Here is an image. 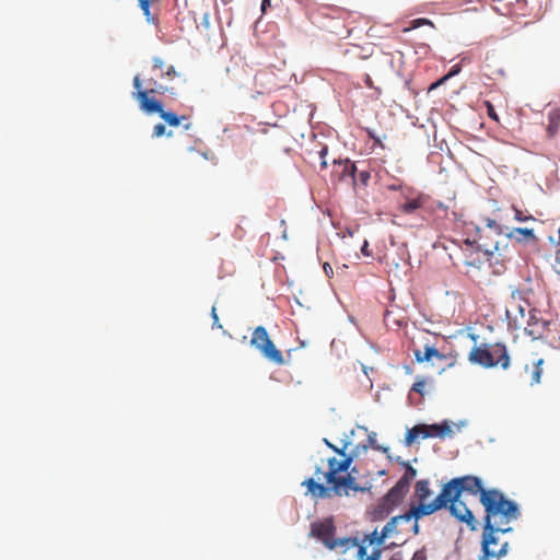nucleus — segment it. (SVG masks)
I'll return each instance as SVG.
<instances>
[{"label": "nucleus", "mask_w": 560, "mask_h": 560, "mask_svg": "<svg viewBox=\"0 0 560 560\" xmlns=\"http://www.w3.org/2000/svg\"><path fill=\"white\" fill-rule=\"evenodd\" d=\"M450 79V75H444L442 77L440 80H438L436 82H434L431 86H430V90H433L435 88H438L439 85L443 84L445 81H447Z\"/></svg>", "instance_id": "nucleus-37"}, {"label": "nucleus", "mask_w": 560, "mask_h": 560, "mask_svg": "<svg viewBox=\"0 0 560 560\" xmlns=\"http://www.w3.org/2000/svg\"><path fill=\"white\" fill-rule=\"evenodd\" d=\"M514 238L517 242L536 241V235L533 229L514 228L510 233L504 235L503 241L508 244V240Z\"/></svg>", "instance_id": "nucleus-18"}, {"label": "nucleus", "mask_w": 560, "mask_h": 560, "mask_svg": "<svg viewBox=\"0 0 560 560\" xmlns=\"http://www.w3.org/2000/svg\"><path fill=\"white\" fill-rule=\"evenodd\" d=\"M408 491V489L396 482L375 506L373 512L374 520H383L388 516L395 508L400 505Z\"/></svg>", "instance_id": "nucleus-11"}, {"label": "nucleus", "mask_w": 560, "mask_h": 560, "mask_svg": "<svg viewBox=\"0 0 560 560\" xmlns=\"http://www.w3.org/2000/svg\"><path fill=\"white\" fill-rule=\"evenodd\" d=\"M411 560H427V556H425L424 550H423V549H421V550H417V551L413 553V556H412Z\"/></svg>", "instance_id": "nucleus-35"}, {"label": "nucleus", "mask_w": 560, "mask_h": 560, "mask_svg": "<svg viewBox=\"0 0 560 560\" xmlns=\"http://www.w3.org/2000/svg\"><path fill=\"white\" fill-rule=\"evenodd\" d=\"M270 7V0H262L261 2V12L265 13L267 8Z\"/></svg>", "instance_id": "nucleus-40"}, {"label": "nucleus", "mask_w": 560, "mask_h": 560, "mask_svg": "<svg viewBox=\"0 0 560 560\" xmlns=\"http://www.w3.org/2000/svg\"><path fill=\"white\" fill-rule=\"evenodd\" d=\"M464 492L479 495V501L485 509L483 525L488 534L493 532V526L508 527L506 525L521 515L518 505L514 501L508 499L499 489L485 488L479 477L474 475L456 477L444 483L441 489L442 499L445 501L444 509H448L452 516L466 523L471 530L477 528L478 522L460 500Z\"/></svg>", "instance_id": "nucleus-1"}, {"label": "nucleus", "mask_w": 560, "mask_h": 560, "mask_svg": "<svg viewBox=\"0 0 560 560\" xmlns=\"http://www.w3.org/2000/svg\"><path fill=\"white\" fill-rule=\"evenodd\" d=\"M542 363H544L542 359H539L534 363V368L532 370V384H538L540 382L541 374H542V368H541Z\"/></svg>", "instance_id": "nucleus-24"}, {"label": "nucleus", "mask_w": 560, "mask_h": 560, "mask_svg": "<svg viewBox=\"0 0 560 560\" xmlns=\"http://www.w3.org/2000/svg\"><path fill=\"white\" fill-rule=\"evenodd\" d=\"M415 359L417 362H430L433 358H438L439 361H445V365L440 368V372H443L446 368H452L455 364V359L451 355L443 354L438 351L433 346L425 345L423 351L420 349L413 350Z\"/></svg>", "instance_id": "nucleus-12"}, {"label": "nucleus", "mask_w": 560, "mask_h": 560, "mask_svg": "<svg viewBox=\"0 0 560 560\" xmlns=\"http://www.w3.org/2000/svg\"><path fill=\"white\" fill-rule=\"evenodd\" d=\"M151 68L148 75H144L142 81V91L148 92V96L151 94H163L167 91V88L162 85L161 81H172L178 73L173 65L167 63L160 56H154L151 60Z\"/></svg>", "instance_id": "nucleus-4"}, {"label": "nucleus", "mask_w": 560, "mask_h": 560, "mask_svg": "<svg viewBox=\"0 0 560 560\" xmlns=\"http://www.w3.org/2000/svg\"><path fill=\"white\" fill-rule=\"evenodd\" d=\"M465 244H466V246H468V247H470V246L472 245V243H471L469 240H466V241H465Z\"/></svg>", "instance_id": "nucleus-44"}, {"label": "nucleus", "mask_w": 560, "mask_h": 560, "mask_svg": "<svg viewBox=\"0 0 560 560\" xmlns=\"http://www.w3.org/2000/svg\"><path fill=\"white\" fill-rule=\"evenodd\" d=\"M545 326V320L537 318L536 314H530L525 331L533 338H538L541 336Z\"/></svg>", "instance_id": "nucleus-20"}, {"label": "nucleus", "mask_w": 560, "mask_h": 560, "mask_svg": "<svg viewBox=\"0 0 560 560\" xmlns=\"http://www.w3.org/2000/svg\"><path fill=\"white\" fill-rule=\"evenodd\" d=\"M136 90L133 97L139 102V106L145 114H159V116L172 127H177L182 120H186V116H177L172 112H166L163 104L154 97L148 96L147 91H142V81L140 74H136L132 80Z\"/></svg>", "instance_id": "nucleus-5"}, {"label": "nucleus", "mask_w": 560, "mask_h": 560, "mask_svg": "<svg viewBox=\"0 0 560 560\" xmlns=\"http://www.w3.org/2000/svg\"><path fill=\"white\" fill-rule=\"evenodd\" d=\"M511 527H499L493 526V532L488 534L486 525H483L482 537H481V555L479 560H498L508 553L509 542H500L499 534L510 533Z\"/></svg>", "instance_id": "nucleus-8"}, {"label": "nucleus", "mask_w": 560, "mask_h": 560, "mask_svg": "<svg viewBox=\"0 0 560 560\" xmlns=\"http://www.w3.org/2000/svg\"><path fill=\"white\" fill-rule=\"evenodd\" d=\"M485 106H486V108H487L488 116H489L491 119H493V120H495V121H499V117H498V115H497V113H495V110H494V106H493V104H492L490 101H486V102H485Z\"/></svg>", "instance_id": "nucleus-28"}, {"label": "nucleus", "mask_w": 560, "mask_h": 560, "mask_svg": "<svg viewBox=\"0 0 560 560\" xmlns=\"http://www.w3.org/2000/svg\"><path fill=\"white\" fill-rule=\"evenodd\" d=\"M250 346L259 350L260 353L269 361L278 365H283L285 363L281 351L277 349L264 326H258L254 329Z\"/></svg>", "instance_id": "nucleus-10"}, {"label": "nucleus", "mask_w": 560, "mask_h": 560, "mask_svg": "<svg viewBox=\"0 0 560 560\" xmlns=\"http://www.w3.org/2000/svg\"><path fill=\"white\" fill-rule=\"evenodd\" d=\"M166 133L165 126L163 124H158L153 128V137L160 138Z\"/></svg>", "instance_id": "nucleus-30"}, {"label": "nucleus", "mask_w": 560, "mask_h": 560, "mask_svg": "<svg viewBox=\"0 0 560 560\" xmlns=\"http://www.w3.org/2000/svg\"><path fill=\"white\" fill-rule=\"evenodd\" d=\"M468 360L469 362L483 368L500 365L503 369H508L510 365L506 347L502 343H483L481 346L474 347L468 354Z\"/></svg>", "instance_id": "nucleus-6"}, {"label": "nucleus", "mask_w": 560, "mask_h": 560, "mask_svg": "<svg viewBox=\"0 0 560 560\" xmlns=\"http://www.w3.org/2000/svg\"><path fill=\"white\" fill-rule=\"evenodd\" d=\"M189 128H190V124L188 122L185 125V129H189Z\"/></svg>", "instance_id": "nucleus-48"}, {"label": "nucleus", "mask_w": 560, "mask_h": 560, "mask_svg": "<svg viewBox=\"0 0 560 560\" xmlns=\"http://www.w3.org/2000/svg\"><path fill=\"white\" fill-rule=\"evenodd\" d=\"M436 207H438V208H440V209H443V208H444V206H443V203H442V202H436Z\"/></svg>", "instance_id": "nucleus-45"}, {"label": "nucleus", "mask_w": 560, "mask_h": 560, "mask_svg": "<svg viewBox=\"0 0 560 560\" xmlns=\"http://www.w3.org/2000/svg\"><path fill=\"white\" fill-rule=\"evenodd\" d=\"M324 442L342 458H328L325 471L320 467H316L314 477L307 478L301 483L306 488V494L314 500H326L363 493L366 488L362 487L353 476L355 468L350 469L353 457L345 453L347 444L343 448H338L327 439H324Z\"/></svg>", "instance_id": "nucleus-2"}, {"label": "nucleus", "mask_w": 560, "mask_h": 560, "mask_svg": "<svg viewBox=\"0 0 560 560\" xmlns=\"http://www.w3.org/2000/svg\"><path fill=\"white\" fill-rule=\"evenodd\" d=\"M158 1L159 0H139V7L141 8L147 21L151 24L158 23L156 18L152 15L150 10L151 5Z\"/></svg>", "instance_id": "nucleus-23"}, {"label": "nucleus", "mask_w": 560, "mask_h": 560, "mask_svg": "<svg viewBox=\"0 0 560 560\" xmlns=\"http://www.w3.org/2000/svg\"><path fill=\"white\" fill-rule=\"evenodd\" d=\"M323 268H324V271H325L326 276H327L328 278H331V277H332V275H334L332 267H331L328 262H325V264H324V266H323Z\"/></svg>", "instance_id": "nucleus-38"}, {"label": "nucleus", "mask_w": 560, "mask_h": 560, "mask_svg": "<svg viewBox=\"0 0 560 560\" xmlns=\"http://www.w3.org/2000/svg\"><path fill=\"white\" fill-rule=\"evenodd\" d=\"M478 233H479V236H481V235L485 236L486 242H491L490 236L493 234L501 238V241H500L501 243H505V241H503V238H504L503 228L495 220L487 219L486 228L483 230H479ZM478 240H480V237H478ZM476 242L479 244V241H476Z\"/></svg>", "instance_id": "nucleus-16"}, {"label": "nucleus", "mask_w": 560, "mask_h": 560, "mask_svg": "<svg viewBox=\"0 0 560 560\" xmlns=\"http://www.w3.org/2000/svg\"><path fill=\"white\" fill-rule=\"evenodd\" d=\"M340 166H343V170H342V176L345 175H349L350 177H354V172H355V165L353 163H350L349 161H347L346 163H341L339 162L338 163Z\"/></svg>", "instance_id": "nucleus-26"}, {"label": "nucleus", "mask_w": 560, "mask_h": 560, "mask_svg": "<svg viewBox=\"0 0 560 560\" xmlns=\"http://www.w3.org/2000/svg\"><path fill=\"white\" fill-rule=\"evenodd\" d=\"M547 135L549 138L556 137L560 131V109L555 108L548 113Z\"/></svg>", "instance_id": "nucleus-19"}, {"label": "nucleus", "mask_w": 560, "mask_h": 560, "mask_svg": "<svg viewBox=\"0 0 560 560\" xmlns=\"http://www.w3.org/2000/svg\"><path fill=\"white\" fill-rule=\"evenodd\" d=\"M368 248H369V243H368V241H364V243H363V245H362V247H361V252H362L364 255H366V256H369V255H370V253H369Z\"/></svg>", "instance_id": "nucleus-41"}, {"label": "nucleus", "mask_w": 560, "mask_h": 560, "mask_svg": "<svg viewBox=\"0 0 560 560\" xmlns=\"http://www.w3.org/2000/svg\"><path fill=\"white\" fill-rule=\"evenodd\" d=\"M465 264H466L467 266H472V267H476V266H477V264H476V261H475V260L469 261V260H467V259H466V260H465Z\"/></svg>", "instance_id": "nucleus-43"}, {"label": "nucleus", "mask_w": 560, "mask_h": 560, "mask_svg": "<svg viewBox=\"0 0 560 560\" xmlns=\"http://www.w3.org/2000/svg\"><path fill=\"white\" fill-rule=\"evenodd\" d=\"M389 526H384L381 532H377V529H374L370 534H365L362 544L364 546H371L373 548H381L384 544L386 538H389Z\"/></svg>", "instance_id": "nucleus-15"}, {"label": "nucleus", "mask_w": 560, "mask_h": 560, "mask_svg": "<svg viewBox=\"0 0 560 560\" xmlns=\"http://www.w3.org/2000/svg\"><path fill=\"white\" fill-rule=\"evenodd\" d=\"M514 212H515L514 219L516 221L524 222V221H527V220H534V218L532 215H524V213L521 210L516 209V208H514Z\"/></svg>", "instance_id": "nucleus-31"}, {"label": "nucleus", "mask_w": 560, "mask_h": 560, "mask_svg": "<svg viewBox=\"0 0 560 560\" xmlns=\"http://www.w3.org/2000/svg\"><path fill=\"white\" fill-rule=\"evenodd\" d=\"M364 83L368 88L370 89H373L374 88V82L373 80L371 79L370 74H365L364 75Z\"/></svg>", "instance_id": "nucleus-39"}, {"label": "nucleus", "mask_w": 560, "mask_h": 560, "mask_svg": "<svg viewBox=\"0 0 560 560\" xmlns=\"http://www.w3.org/2000/svg\"><path fill=\"white\" fill-rule=\"evenodd\" d=\"M359 178L364 185H366L370 179V173L366 171L360 172Z\"/></svg>", "instance_id": "nucleus-36"}, {"label": "nucleus", "mask_w": 560, "mask_h": 560, "mask_svg": "<svg viewBox=\"0 0 560 560\" xmlns=\"http://www.w3.org/2000/svg\"><path fill=\"white\" fill-rule=\"evenodd\" d=\"M389 560H401V559L395 555Z\"/></svg>", "instance_id": "nucleus-46"}, {"label": "nucleus", "mask_w": 560, "mask_h": 560, "mask_svg": "<svg viewBox=\"0 0 560 560\" xmlns=\"http://www.w3.org/2000/svg\"><path fill=\"white\" fill-rule=\"evenodd\" d=\"M402 465L405 472L397 482L409 490L411 481L417 476V470L408 462H404Z\"/></svg>", "instance_id": "nucleus-21"}, {"label": "nucleus", "mask_w": 560, "mask_h": 560, "mask_svg": "<svg viewBox=\"0 0 560 560\" xmlns=\"http://www.w3.org/2000/svg\"><path fill=\"white\" fill-rule=\"evenodd\" d=\"M431 362H432V364H434L435 362H440V361L438 360V358H433V361H431Z\"/></svg>", "instance_id": "nucleus-47"}, {"label": "nucleus", "mask_w": 560, "mask_h": 560, "mask_svg": "<svg viewBox=\"0 0 560 560\" xmlns=\"http://www.w3.org/2000/svg\"><path fill=\"white\" fill-rule=\"evenodd\" d=\"M424 24L433 26L432 22L427 19H417L411 22V27L416 28Z\"/></svg>", "instance_id": "nucleus-33"}, {"label": "nucleus", "mask_w": 560, "mask_h": 560, "mask_svg": "<svg viewBox=\"0 0 560 560\" xmlns=\"http://www.w3.org/2000/svg\"><path fill=\"white\" fill-rule=\"evenodd\" d=\"M211 317L213 319L212 327L213 328H222V325L219 323V317H218L217 310L214 306L211 310Z\"/></svg>", "instance_id": "nucleus-34"}, {"label": "nucleus", "mask_w": 560, "mask_h": 560, "mask_svg": "<svg viewBox=\"0 0 560 560\" xmlns=\"http://www.w3.org/2000/svg\"><path fill=\"white\" fill-rule=\"evenodd\" d=\"M425 385L427 382L424 378H418L412 385V390L423 396Z\"/></svg>", "instance_id": "nucleus-27"}, {"label": "nucleus", "mask_w": 560, "mask_h": 560, "mask_svg": "<svg viewBox=\"0 0 560 560\" xmlns=\"http://www.w3.org/2000/svg\"><path fill=\"white\" fill-rule=\"evenodd\" d=\"M335 533L336 526L332 518H325L323 521L314 522L311 525L310 535L320 540L329 550L341 548L346 551L358 546V540L355 538H336Z\"/></svg>", "instance_id": "nucleus-7"}, {"label": "nucleus", "mask_w": 560, "mask_h": 560, "mask_svg": "<svg viewBox=\"0 0 560 560\" xmlns=\"http://www.w3.org/2000/svg\"><path fill=\"white\" fill-rule=\"evenodd\" d=\"M419 438V430L417 425L409 429L405 436V443L406 445H411L417 439Z\"/></svg>", "instance_id": "nucleus-25"}, {"label": "nucleus", "mask_w": 560, "mask_h": 560, "mask_svg": "<svg viewBox=\"0 0 560 560\" xmlns=\"http://www.w3.org/2000/svg\"><path fill=\"white\" fill-rule=\"evenodd\" d=\"M452 422L448 420H444L441 423L429 424L430 428V438H452L454 435V430L452 428Z\"/></svg>", "instance_id": "nucleus-17"}, {"label": "nucleus", "mask_w": 560, "mask_h": 560, "mask_svg": "<svg viewBox=\"0 0 560 560\" xmlns=\"http://www.w3.org/2000/svg\"><path fill=\"white\" fill-rule=\"evenodd\" d=\"M458 71H459V68L455 66L452 68V70L450 71V73L447 75H450V78H451V77L457 74Z\"/></svg>", "instance_id": "nucleus-42"}, {"label": "nucleus", "mask_w": 560, "mask_h": 560, "mask_svg": "<svg viewBox=\"0 0 560 560\" xmlns=\"http://www.w3.org/2000/svg\"><path fill=\"white\" fill-rule=\"evenodd\" d=\"M327 152H328L327 147H323V148L320 149V151L318 152L319 158L322 159V161H320V168H322V170H324V168H326V167H327V162H326V160H325V156L327 155Z\"/></svg>", "instance_id": "nucleus-32"}, {"label": "nucleus", "mask_w": 560, "mask_h": 560, "mask_svg": "<svg viewBox=\"0 0 560 560\" xmlns=\"http://www.w3.org/2000/svg\"><path fill=\"white\" fill-rule=\"evenodd\" d=\"M430 198L423 194H418L413 197L406 198V200L398 206V210L405 214H412L418 210L428 208Z\"/></svg>", "instance_id": "nucleus-14"}, {"label": "nucleus", "mask_w": 560, "mask_h": 560, "mask_svg": "<svg viewBox=\"0 0 560 560\" xmlns=\"http://www.w3.org/2000/svg\"><path fill=\"white\" fill-rule=\"evenodd\" d=\"M478 248L483 250L487 256L489 267L494 275H501L506 270V262L511 260V255L508 249V244L497 240L494 242H486L485 236L481 235Z\"/></svg>", "instance_id": "nucleus-9"}, {"label": "nucleus", "mask_w": 560, "mask_h": 560, "mask_svg": "<svg viewBox=\"0 0 560 560\" xmlns=\"http://www.w3.org/2000/svg\"><path fill=\"white\" fill-rule=\"evenodd\" d=\"M417 428L419 430V436L422 439L430 438V428L429 424H417Z\"/></svg>", "instance_id": "nucleus-29"}, {"label": "nucleus", "mask_w": 560, "mask_h": 560, "mask_svg": "<svg viewBox=\"0 0 560 560\" xmlns=\"http://www.w3.org/2000/svg\"><path fill=\"white\" fill-rule=\"evenodd\" d=\"M432 494L429 480L422 479L416 482L410 509L401 515L392 517L385 525L389 526V538L396 539L392 542L393 546L404 545L410 538V534L418 535L420 530L418 522L445 508L441 492L433 500L428 501Z\"/></svg>", "instance_id": "nucleus-3"}, {"label": "nucleus", "mask_w": 560, "mask_h": 560, "mask_svg": "<svg viewBox=\"0 0 560 560\" xmlns=\"http://www.w3.org/2000/svg\"><path fill=\"white\" fill-rule=\"evenodd\" d=\"M357 557L359 560H380L382 556V548H373L371 553H368L366 546L358 544Z\"/></svg>", "instance_id": "nucleus-22"}, {"label": "nucleus", "mask_w": 560, "mask_h": 560, "mask_svg": "<svg viewBox=\"0 0 560 560\" xmlns=\"http://www.w3.org/2000/svg\"><path fill=\"white\" fill-rule=\"evenodd\" d=\"M546 0H517L521 14L533 20H539L546 11Z\"/></svg>", "instance_id": "nucleus-13"}]
</instances>
